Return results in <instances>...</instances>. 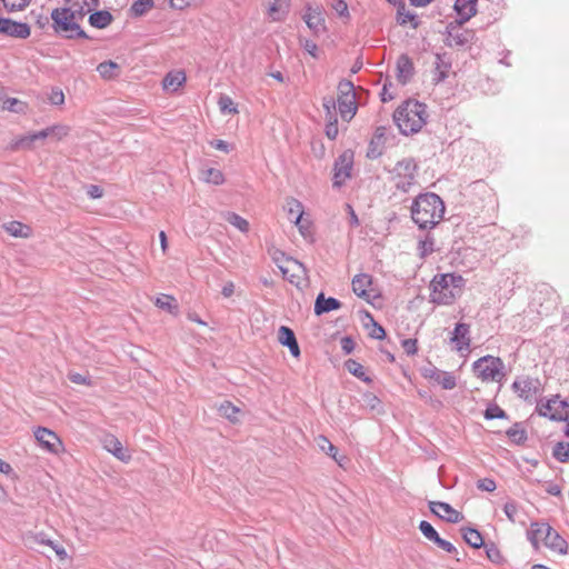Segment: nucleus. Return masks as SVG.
Wrapping results in <instances>:
<instances>
[{
  "mask_svg": "<svg viewBox=\"0 0 569 569\" xmlns=\"http://www.w3.org/2000/svg\"><path fill=\"white\" fill-rule=\"evenodd\" d=\"M154 305L158 308L170 312L171 315H177L179 310L176 299L172 296L164 293H161L156 298Z\"/></svg>",
  "mask_w": 569,
  "mask_h": 569,
  "instance_id": "nucleus-32",
  "label": "nucleus"
},
{
  "mask_svg": "<svg viewBox=\"0 0 569 569\" xmlns=\"http://www.w3.org/2000/svg\"><path fill=\"white\" fill-rule=\"evenodd\" d=\"M337 101L333 97L327 96L322 99V107L326 111V117L328 119L337 118L336 117V108H337Z\"/></svg>",
  "mask_w": 569,
  "mask_h": 569,
  "instance_id": "nucleus-53",
  "label": "nucleus"
},
{
  "mask_svg": "<svg viewBox=\"0 0 569 569\" xmlns=\"http://www.w3.org/2000/svg\"><path fill=\"white\" fill-rule=\"evenodd\" d=\"M48 137H51L50 127H48V128H46L43 130H40L38 132H33V133H30L28 136H24V137L18 139L11 146V148L12 149H19V148L31 149L34 141L42 140V139H46Z\"/></svg>",
  "mask_w": 569,
  "mask_h": 569,
  "instance_id": "nucleus-23",
  "label": "nucleus"
},
{
  "mask_svg": "<svg viewBox=\"0 0 569 569\" xmlns=\"http://www.w3.org/2000/svg\"><path fill=\"white\" fill-rule=\"evenodd\" d=\"M415 74V67L408 54H401L397 60V79L400 83L406 84Z\"/></svg>",
  "mask_w": 569,
  "mask_h": 569,
  "instance_id": "nucleus-17",
  "label": "nucleus"
},
{
  "mask_svg": "<svg viewBox=\"0 0 569 569\" xmlns=\"http://www.w3.org/2000/svg\"><path fill=\"white\" fill-rule=\"evenodd\" d=\"M418 250L420 258H426L431 254L435 250V239L430 234H427L423 240L419 241Z\"/></svg>",
  "mask_w": 569,
  "mask_h": 569,
  "instance_id": "nucleus-49",
  "label": "nucleus"
},
{
  "mask_svg": "<svg viewBox=\"0 0 569 569\" xmlns=\"http://www.w3.org/2000/svg\"><path fill=\"white\" fill-rule=\"evenodd\" d=\"M278 340L282 346L288 347L289 345H293L297 338L292 329L281 326L278 330Z\"/></svg>",
  "mask_w": 569,
  "mask_h": 569,
  "instance_id": "nucleus-45",
  "label": "nucleus"
},
{
  "mask_svg": "<svg viewBox=\"0 0 569 569\" xmlns=\"http://www.w3.org/2000/svg\"><path fill=\"white\" fill-rule=\"evenodd\" d=\"M465 541L472 548H480L485 545L481 533L473 528H466L462 530Z\"/></svg>",
  "mask_w": 569,
  "mask_h": 569,
  "instance_id": "nucleus-37",
  "label": "nucleus"
},
{
  "mask_svg": "<svg viewBox=\"0 0 569 569\" xmlns=\"http://www.w3.org/2000/svg\"><path fill=\"white\" fill-rule=\"evenodd\" d=\"M186 82V73L181 70L169 72L162 80L163 89L177 91Z\"/></svg>",
  "mask_w": 569,
  "mask_h": 569,
  "instance_id": "nucleus-28",
  "label": "nucleus"
},
{
  "mask_svg": "<svg viewBox=\"0 0 569 569\" xmlns=\"http://www.w3.org/2000/svg\"><path fill=\"white\" fill-rule=\"evenodd\" d=\"M218 104L222 113H238L237 106L234 104L233 100L227 94L220 96Z\"/></svg>",
  "mask_w": 569,
  "mask_h": 569,
  "instance_id": "nucleus-51",
  "label": "nucleus"
},
{
  "mask_svg": "<svg viewBox=\"0 0 569 569\" xmlns=\"http://www.w3.org/2000/svg\"><path fill=\"white\" fill-rule=\"evenodd\" d=\"M353 94H356L355 86L351 81L343 79L338 83V97H351Z\"/></svg>",
  "mask_w": 569,
  "mask_h": 569,
  "instance_id": "nucleus-54",
  "label": "nucleus"
},
{
  "mask_svg": "<svg viewBox=\"0 0 569 569\" xmlns=\"http://www.w3.org/2000/svg\"><path fill=\"white\" fill-rule=\"evenodd\" d=\"M338 120L337 118L329 119V122L326 126V136L330 140H335L338 136Z\"/></svg>",
  "mask_w": 569,
  "mask_h": 569,
  "instance_id": "nucleus-62",
  "label": "nucleus"
},
{
  "mask_svg": "<svg viewBox=\"0 0 569 569\" xmlns=\"http://www.w3.org/2000/svg\"><path fill=\"white\" fill-rule=\"evenodd\" d=\"M51 19L54 32L67 39L89 38L79 24V21H81V14H74V12L68 7L53 9L51 12Z\"/></svg>",
  "mask_w": 569,
  "mask_h": 569,
  "instance_id": "nucleus-3",
  "label": "nucleus"
},
{
  "mask_svg": "<svg viewBox=\"0 0 569 569\" xmlns=\"http://www.w3.org/2000/svg\"><path fill=\"white\" fill-rule=\"evenodd\" d=\"M422 376L440 385L445 390H452L457 386V380L452 372L440 370L435 366L425 368Z\"/></svg>",
  "mask_w": 569,
  "mask_h": 569,
  "instance_id": "nucleus-12",
  "label": "nucleus"
},
{
  "mask_svg": "<svg viewBox=\"0 0 569 569\" xmlns=\"http://www.w3.org/2000/svg\"><path fill=\"white\" fill-rule=\"evenodd\" d=\"M431 301L437 305H450L455 301L457 292L448 283L446 274H437L431 281Z\"/></svg>",
  "mask_w": 569,
  "mask_h": 569,
  "instance_id": "nucleus-5",
  "label": "nucleus"
},
{
  "mask_svg": "<svg viewBox=\"0 0 569 569\" xmlns=\"http://www.w3.org/2000/svg\"><path fill=\"white\" fill-rule=\"evenodd\" d=\"M269 253H270L273 262L278 266V268L280 269V271L282 272V274L284 277H287L288 269L282 266L283 260L291 261L298 266H301V263L298 260H295L292 258H286L284 252H282L281 250H278V249H273L272 251L269 250Z\"/></svg>",
  "mask_w": 569,
  "mask_h": 569,
  "instance_id": "nucleus-42",
  "label": "nucleus"
},
{
  "mask_svg": "<svg viewBox=\"0 0 569 569\" xmlns=\"http://www.w3.org/2000/svg\"><path fill=\"white\" fill-rule=\"evenodd\" d=\"M345 367L352 376L357 377L363 382L370 383L372 381L371 378L366 373L365 367L358 361L348 359L345 362Z\"/></svg>",
  "mask_w": 569,
  "mask_h": 569,
  "instance_id": "nucleus-33",
  "label": "nucleus"
},
{
  "mask_svg": "<svg viewBox=\"0 0 569 569\" xmlns=\"http://www.w3.org/2000/svg\"><path fill=\"white\" fill-rule=\"evenodd\" d=\"M511 389L519 398L531 402L535 396L542 392V385L539 378L521 376L516 378Z\"/></svg>",
  "mask_w": 569,
  "mask_h": 569,
  "instance_id": "nucleus-6",
  "label": "nucleus"
},
{
  "mask_svg": "<svg viewBox=\"0 0 569 569\" xmlns=\"http://www.w3.org/2000/svg\"><path fill=\"white\" fill-rule=\"evenodd\" d=\"M153 7V0H136L129 9L130 16L134 18L142 17L147 12H149Z\"/></svg>",
  "mask_w": 569,
  "mask_h": 569,
  "instance_id": "nucleus-35",
  "label": "nucleus"
},
{
  "mask_svg": "<svg viewBox=\"0 0 569 569\" xmlns=\"http://www.w3.org/2000/svg\"><path fill=\"white\" fill-rule=\"evenodd\" d=\"M332 1L331 7L340 17H349L348 4L345 0Z\"/></svg>",
  "mask_w": 569,
  "mask_h": 569,
  "instance_id": "nucleus-63",
  "label": "nucleus"
},
{
  "mask_svg": "<svg viewBox=\"0 0 569 569\" xmlns=\"http://www.w3.org/2000/svg\"><path fill=\"white\" fill-rule=\"evenodd\" d=\"M449 68H450V63L445 62L442 60V56L437 53L436 62H435V79H433L436 83H439L447 78Z\"/></svg>",
  "mask_w": 569,
  "mask_h": 569,
  "instance_id": "nucleus-40",
  "label": "nucleus"
},
{
  "mask_svg": "<svg viewBox=\"0 0 569 569\" xmlns=\"http://www.w3.org/2000/svg\"><path fill=\"white\" fill-rule=\"evenodd\" d=\"M568 407L569 403L566 400H561L557 395L546 402L539 401L536 411L539 416L549 418L552 421H562L566 413H568V411H566Z\"/></svg>",
  "mask_w": 569,
  "mask_h": 569,
  "instance_id": "nucleus-7",
  "label": "nucleus"
},
{
  "mask_svg": "<svg viewBox=\"0 0 569 569\" xmlns=\"http://www.w3.org/2000/svg\"><path fill=\"white\" fill-rule=\"evenodd\" d=\"M4 229L13 237L27 238L30 234V228L19 221L8 222Z\"/></svg>",
  "mask_w": 569,
  "mask_h": 569,
  "instance_id": "nucleus-38",
  "label": "nucleus"
},
{
  "mask_svg": "<svg viewBox=\"0 0 569 569\" xmlns=\"http://www.w3.org/2000/svg\"><path fill=\"white\" fill-rule=\"evenodd\" d=\"M2 2L9 11H17L26 8L30 0H2Z\"/></svg>",
  "mask_w": 569,
  "mask_h": 569,
  "instance_id": "nucleus-57",
  "label": "nucleus"
},
{
  "mask_svg": "<svg viewBox=\"0 0 569 569\" xmlns=\"http://www.w3.org/2000/svg\"><path fill=\"white\" fill-rule=\"evenodd\" d=\"M507 436L516 445H521L527 440V432L519 423H515L508 431Z\"/></svg>",
  "mask_w": 569,
  "mask_h": 569,
  "instance_id": "nucleus-44",
  "label": "nucleus"
},
{
  "mask_svg": "<svg viewBox=\"0 0 569 569\" xmlns=\"http://www.w3.org/2000/svg\"><path fill=\"white\" fill-rule=\"evenodd\" d=\"M552 456L559 462L569 461V442L559 441L555 445Z\"/></svg>",
  "mask_w": 569,
  "mask_h": 569,
  "instance_id": "nucleus-43",
  "label": "nucleus"
},
{
  "mask_svg": "<svg viewBox=\"0 0 569 569\" xmlns=\"http://www.w3.org/2000/svg\"><path fill=\"white\" fill-rule=\"evenodd\" d=\"M483 547L486 549L487 557L491 562L497 565L503 562V556L493 542L485 543Z\"/></svg>",
  "mask_w": 569,
  "mask_h": 569,
  "instance_id": "nucleus-50",
  "label": "nucleus"
},
{
  "mask_svg": "<svg viewBox=\"0 0 569 569\" xmlns=\"http://www.w3.org/2000/svg\"><path fill=\"white\" fill-rule=\"evenodd\" d=\"M549 526L550 525L547 522H532L530 525V529L527 532V538L536 550L539 549L540 542L545 541V529H547Z\"/></svg>",
  "mask_w": 569,
  "mask_h": 569,
  "instance_id": "nucleus-24",
  "label": "nucleus"
},
{
  "mask_svg": "<svg viewBox=\"0 0 569 569\" xmlns=\"http://www.w3.org/2000/svg\"><path fill=\"white\" fill-rule=\"evenodd\" d=\"M32 539L36 543L46 545V546H49V548H52V550L56 552L59 560L64 561L68 558V553H67L66 549L61 545L49 539L44 532L36 533L32 537Z\"/></svg>",
  "mask_w": 569,
  "mask_h": 569,
  "instance_id": "nucleus-27",
  "label": "nucleus"
},
{
  "mask_svg": "<svg viewBox=\"0 0 569 569\" xmlns=\"http://www.w3.org/2000/svg\"><path fill=\"white\" fill-rule=\"evenodd\" d=\"M303 20L307 23L308 28L315 33L320 34L326 32V19H325V10L321 6L312 7L310 4L306 8V13L303 16Z\"/></svg>",
  "mask_w": 569,
  "mask_h": 569,
  "instance_id": "nucleus-11",
  "label": "nucleus"
},
{
  "mask_svg": "<svg viewBox=\"0 0 569 569\" xmlns=\"http://www.w3.org/2000/svg\"><path fill=\"white\" fill-rule=\"evenodd\" d=\"M34 437L40 446L49 452L58 453L62 447V442L57 433L48 428L38 427L34 430Z\"/></svg>",
  "mask_w": 569,
  "mask_h": 569,
  "instance_id": "nucleus-13",
  "label": "nucleus"
},
{
  "mask_svg": "<svg viewBox=\"0 0 569 569\" xmlns=\"http://www.w3.org/2000/svg\"><path fill=\"white\" fill-rule=\"evenodd\" d=\"M353 166V152L345 150L335 161L333 164V187L340 188L347 179L351 177Z\"/></svg>",
  "mask_w": 569,
  "mask_h": 569,
  "instance_id": "nucleus-8",
  "label": "nucleus"
},
{
  "mask_svg": "<svg viewBox=\"0 0 569 569\" xmlns=\"http://www.w3.org/2000/svg\"><path fill=\"white\" fill-rule=\"evenodd\" d=\"M445 213L441 198L432 192L419 194L411 206V218L420 229L433 228Z\"/></svg>",
  "mask_w": 569,
  "mask_h": 569,
  "instance_id": "nucleus-1",
  "label": "nucleus"
},
{
  "mask_svg": "<svg viewBox=\"0 0 569 569\" xmlns=\"http://www.w3.org/2000/svg\"><path fill=\"white\" fill-rule=\"evenodd\" d=\"M545 541L543 545L560 555L568 553V542L555 530L551 526L545 529Z\"/></svg>",
  "mask_w": 569,
  "mask_h": 569,
  "instance_id": "nucleus-16",
  "label": "nucleus"
},
{
  "mask_svg": "<svg viewBox=\"0 0 569 569\" xmlns=\"http://www.w3.org/2000/svg\"><path fill=\"white\" fill-rule=\"evenodd\" d=\"M426 104L408 100L396 109L393 120L400 132L408 136L420 131L426 123Z\"/></svg>",
  "mask_w": 569,
  "mask_h": 569,
  "instance_id": "nucleus-2",
  "label": "nucleus"
},
{
  "mask_svg": "<svg viewBox=\"0 0 569 569\" xmlns=\"http://www.w3.org/2000/svg\"><path fill=\"white\" fill-rule=\"evenodd\" d=\"M352 290L361 299L371 302L378 297L372 287V277L368 273L356 274L352 279Z\"/></svg>",
  "mask_w": 569,
  "mask_h": 569,
  "instance_id": "nucleus-10",
  "label": "nucleus"
},
{
  "mask_svg": "<svg viewBox=\"0 0 569 569\" xmlns=\"http://www.w3.org/2000/svg\"><path fill=\"white\" fill-rule=\"evenodd\" d=\"M395 186L398 190L402 192H408L410 188L415 184L416 179H409V177H393Z\"/></svg>",
  "mask_w": 569,
  "mask_h": 569,
  "instance_id": "nucleus-56",
  "label": "nucleus"
},
{
  "mask_svg": "<svg viewBox=\"0 0 569 569\" xmlns=\"http://www.w3.org/2000/svg\"><path fill=\"white\" fill-rule=\"evenodd\" d=\"M429 509L433 515L450 523H458L463 519V515L447 502L429 501Z\"/></svg>",
  "mask_w": 569,
  "mask_h": 569,
  "instance_id": "nucleus-14",
  "label": "nucleus"
},
{
  "mask_svg": "<svg viewBox=\"0 0 569 569\" xmlns=\"http://www.w3.org/2000/svg\"><path fill=\"white\" fill-rule=\"evenodd\" d=\"M417 163L412 158H406L398 161L393 168L396 177H409V179H416Z\"/></svg>",
  "mask_w": 569,
  "mask_h": 569,
  "instance_id": "nucleus-26",
  "label": "nucleus"
},
{
  "mask_svg": "<svg viewBox=\"0 0 569 569\" xmlns=\"http://www.w3.org/2000/svg\"><path fill=\"white\" fill-rule=\"evenodd\" d=\"M51 137L61 140L69 133V127L63 124H54L50 127Z\"/></svg>",
  "mask_w": 569,
  "mask_h": 569,
  "instance_id": "nucleus-64",
  "label": "nucleus"
},
{
  "mask_svg": "<svg viewBox=\"0 0 569 569\" xmlns=\"http://www.w3.org/2000/svg\"><path fill=\"white\" fill-rule=\"evenodd\" d=\"M64 2L70 4L68 8L71 9L74 14H81V20L100 4L99 0H64Z\"/></svg>",
  "mask_w": 569,
  "mask_h": 569,
  "instance_id": "nucleus-21",
  "label": "nucleus"
},
{
  "mask_svg": "<svg viewBox=\"0 0 569 569\" xmlns=\"http://www.w3.org/2000/svg\"><path fill=\"white\" fill-rule=\"evenodd\" d=\"M398 8H397V22L400 24V26H405L407 24L408 22L411 23V27L413 29H417L420 24V21L418 20V17L417 14L410 12V11H407L406 10V4L403 1H400L398 4H396Z\"/></svg>",
  "mask_w": 569,
  "mask_h": 569,
  "instance_id": "nucleus-29",
  "label": "nucleus"
},
{
  "mask_svg": "<svg viewBox=\"0 0 569 569\" xmlns=\"http://www.w3.org/2000/svg\"><path fill=\"white\" fill-rule=\"evenodd\" d=\"M226 220L241 232H247L249 230V222L234 212H228Z\"/></svg>",
  "mask_w": 569,
  "mask_h": 569,
  "instance_id": "nucleus-47",
  "label": "nucleus"
},
{
  "mask_svg": "<svg viewBox=\"0 0 569 569\" xmlns=\"http://www.w3.org/2000/svg\"><path fill=\"white\" fill-rule=\"evenodd\" d=\"M465 22H460L458 20L451 21L448 23L446 31L447 38L445 39V44L448 47H463L471 41L473 38V32L468 29H463L462 24Z\"/></svg>",
  "mask_w": 569,
  "mask_h": 569,
  "instance_id": "nucleus-9",
  "label": "nucleus"
},
{
  "mask_svg": "<svg viewBox=\"0 0 569 569\" xmlns=\"http://www.w3.org/2000/svg\"><path fill=\"white\" fill-rule=\"evenodd\" d=\"M470 326L468 323L458 322L452 332L451 341L457 345L458 351L468 350L470 347Z\"/></svg>",
  "mask_w": 569,
  "mask_h": 569,
  "instance_id": "nucleus-18",
  "label": "nucleus"
},
{
  "mask_svg": "<svg viewBox=\"0 0 569 569\" xmlns=\"http://www.w3.org/2000/svg\"><path fill=\"white\" fill-rule=\"evenodd\" d=\"M477 488L482 491L492 492L496 490V481L491 478H482L477 481Z\"/></svg>",
  "mask_w": 569,
  "mask_h": 569,
  "instance_id": "nucleus-59",
  "label": "nucleus"
},
{
  "mask_svg": "<svg viewBox=\"0 0 569 569\" xmlns=\"http://www.w3.org/2000/svg\"><path fill=\"white\" fill-rule=\"evenodd\" d=\"M478 0H456L455 11L458 14V21L467 22L477 13Z\"/></svg>",
  "mask_w": 569,
  "mask_h": 569,
  "instance_id": "nucleus-19",
  "label": "nucleus"
},
{
  "mask_svg": "<svg viewBox=\"0 0 569 569\" xmlns=\"http://www.w3.org/2000/svg\"><path fill=\"white\" fill-rule=\"evenodd\" d=\"M485 418L488 420L492 419H503L507 418V413L499 406H490L485 411Z\"/></svg>",
  "mask_w": 569,
  "mask_h": 569,
  "instance_id": "nucleus-55",
  "label": "nucleus"
},
{
  "mask_svg": "<svg viewBox=\"0 0 569 569\" xmlns=\"http://www.w3.org/2000/svg\"><path fill=\"white\" fill-rule=\"evenodd\" d=\"M103 447L121 461H127L130 458V456L126 453L119 439L112 435H108L103 438Z\"/></svg>",
  "mask_w": 569,
  "mask_h": 569,
  "instance_id": "nucleus-25",
  "label": "nucleus"
},
{
  "mask_svg": "<svg viewBox=\"0 0 569 569\" xmlns=\"http://www.w3.org/2000/svg\"><path fill=\"white\" fill-rule=\"evenodd\" d=\"M503 511L507 518L511 521H516V516L518 513V506L515 501H508L503 506Z\"/></svg>",
  "mask_w": 569,
  "mask_h": 569,
  "instance_id": "nucleus-61",
  "label": "nucleus"
},
{
  "mask_svg": "<svg viewBox=\"0 0 569 569\" xmlns=\"http://www.w3.org/2000/svg\"><path fill=\"white\" fill-rule=\"evenodd\" d=\"M113 21L112 14L107 10H98L89 16V23L93 28L104 29Z\"/></svg>",
  "mask_w": 569,
  "mask_h": 569,
  "instance_id": "nucleus-30",
  "label": "nucleus"
},
{
  "mask_svg": "<svg viewBox=\"0 0 569 569\" xmlns=\"http://www.w3.org/2000/svg\"><path fill=\"white\" fill-rule=\"evenodd\" d=\"M30 32L28 23L17 22L9 18H0V33L18 39H27Z\"/></svg>",
  "mask_w": 569,
  "mask_h": 569,
  "instance_id": "nucleus-15",
  "label": "nucleus"
},
{
  "mask_svg": "<svg viewBox=\"0 0 569 569\" xmlns=\"http://www.w3.org/2000/svg\"><path fill=\"white\" fill-rule=\"evenodd\" d=\"M340 307L341 302L338 299L333 297L326 298L323 293H319L315 302V313L320 316Z\"/></svg>",
  "mask_w": 569,
  "mask_h": 569,
  "instance_id": "nucleus-22",
  "label": "nucleus"
},
{
  "mask_svg": "<svg viewBox=\"0 0 569 569\" xmlns=\"http://www.w3.org/2000/svg\"><path fill=\"white\" fill-rule=\"evenodd\" d=\"M220 415L224 418H227L230 421L237 420V413L239 412V409L233 406L230 401H223L219 408H218Z\"/></svg>",
  "mask_w": 569,
  "mask_h": 569,
  "instance_id": "nucleus-48",
  "label": "nucleus"
},
{
  "mask_svg": "<svg viewBox=\"0 0 569 569\" xmlns=\"http://www.w3.org/2000/svg\"><path fill=\"white\" fill-rule=\"evenodd\" d=\"M503 368V361L493 356L479 358L472 365L475 375L483 381H500L505 377Z\"/></svg>",
  "mask_w": 569,
  "mask_h": 569,
  "instance_id": "nucleus-4",
  "label": "nucleus"
},
{
  "mask_svg": "<svg viewBox=\"0 0 569 569\" xmlns=\"http://www.w3.org/2000/svg\"><path fill=\"white\" fill-rule=\"evenodd\" d=\"M97 71L99 72L101 78L106 80H111L119 76L120 66L111 60L103 61L98 64Z\"/></svg>",
  "mask_w": 569,
  "mask_h": 569,
  "instance_id": "nucleus-31",
  "label": "nucleus"
},
{
  "mask_svg": "<svg viewBox=\"0 0 569 569\" xmlns=\"http://www.w3.org/2000/svg\"><path fill=\"white\" fill-rule=\"evenodd\" d=\"M288 212H289V216L291 219L295 218L296 226H298L300 231L303 233V231H302L303 227L300 224L302 214H303L301 202H299L296 199H291L288 202Z\"/></svg>",
  "mask_w": 569,
  "mask_h": 569,
  "instance_id": "nucleus-41",
  "label": "nucleus"
},
{
  "mask_svg": "<svg viewBox=\"0 0 569 569\" xmlns=\"http://www.w3.org/2000/svg\"><path fill=\"white\" fill-rule=\"evenodd\" d=\"M419 530L422 532V535L430 541H435L437 537L439 536L437 530L432 527V525L426 520L420 521L419 523Z\"/></svg>",
  "mask_w": 569,
  "mask_h": 569,
  "instance_id": "nucleus-52",
  "label": "nucleus"
},
{
  "mask_svg": "<svg viewBox=\"0 0 569 569\" xmlns=\"http://www.w3.org/2000/svg\"><path fill=\"white\" fill-rule=\"evenodd\" d=\"M368 320V322H366V327L369 326V323L372 326V330L370 331L369 336L373 339H377V340H382L386 338V330L383 329L382 326H380L378 322H376V320L373 319L372 315L369 312V311H363V318L362 320Z\"/></svg>",
  "mask_w": 569,
  "mask_h": 569,
  "instance_id": "nucleus-36",
  "label": "nucleus"
},
{
  "mask_svg": "<svg viewBox=\"0 0 569 569\" xmlns=\"http://www.w3.org/2000/svg\"><path fill=\"white\" fill-rule=\"evenodd\" d=\"M338 109L343 120L350 121L357 112L356 94L351 97H338Z\"/></svg>",
  "mask_w": 569,
  "mask_h": 569,
  "instance_id": "nucleus-20",
  "label": "nucleus"
},
{
  "mask_svg": "<svg viewBox=\"0 0 569 569\" xmlns=\"http://www.w3.org/2000/svg\"><path fill=\"white\" fill-rule=\"evenodd\" d=\"M448 280V283L451 286L453 291L457 292V296L459 295L461 287L463 284V278L461 276H456L452 273H445Z\"/></svg>",
  "mask_w": 569,
  "mask_h": 569,
  "instance_id": "nucleus-58",
  "label": "nucleus"
},
{
  "mask_svg": "<svg viewBox=\"0 0 569 569\" xmlns=\"http://www.w3.org/2000/svg\"><path fill=\"white\" fill-rule=\"evenodd\" d=\"M49 101L53 106H61L64 103V94L61 89L53 88L49 94Z\"/></svg>",
  "mask_w": 569,
  "mask_h": 569,
  "instance_id": "nucleus-60",
  "label": "nucleus"
},
{
  "mask_svg": "<svg viewBox=\"0 0 569 569\" xmlns=\"http://www.w3.org/2000/svg\"><path fill=\"white\" fill-rule=\"evenodd\" d=\"M317 445L318 447L326 452L328 456H330L332 459H335L336 462H338L339 466H342V459L345 457H337L338 449L335 445H332L329 439L325 436H319L317 438Z\"/></svg>",
  "mask_w": 569,
  "mask_h": 569,
  "instance_id": "nucleus-34",
  "label": "nucleus"
},
{
  "mask_svg": "<svg viewBox=\"0 0 569 569\" xmlns=\"http://www.w3.org/2000/svg\"><path fill=\"white\" fill-rule=\"evenodd\" d=\"M202 178L206 182L212 184H221L223 182V174L219 169L208 168L202 171Z\"/></svg>",
  "mask_w": 569,
  "mask_h": 569,
  "instance_id": "nucleus-46",
  "label": "nucleus"
},
{
  "mask_svg": "<svg viewBox=\"0 0 569 569\" xmlns=\"http://www.w3.org/2000/svg\"><path fill=\"white\" fill-rule=\"evenodd\" d=\"M288 7V0H273L269 8V14L272 20H281L282 17L287 13Z\"/></svg>",
  "mask_w": 569,
  "mask_h": 569,
  "instance_id": "nucleus-39",
  "label": "nucleus"
}]
</instances>
